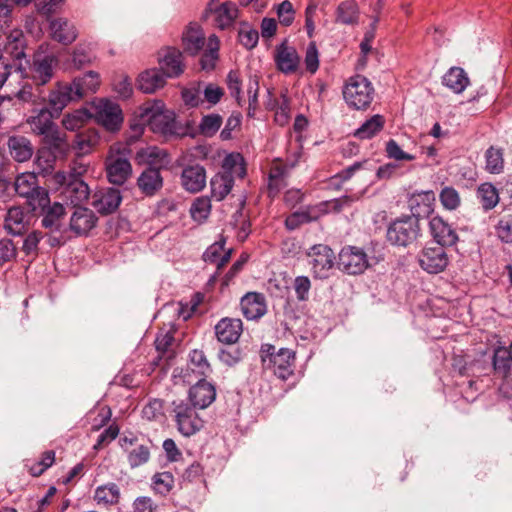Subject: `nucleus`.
I'll use <instances>...</instances> for the list:
<instances>
[{"label":"nucleus","mask_w":512,"mask_h":512,"mask_svg":"<svg viewBox=\"0 0 512 512\" xmlns=\"http://www.w3.org/2000/svg\"><path fill=\"white\" fill-rule=\"evenodd\" d=\"M231 251H224L223 244L216 242L212 244L203 254L205 262L215 263L220 269L230 260Z\"/></svg>","instance_id":"c03bdc74"},{"label":"nucleus","mask_w":512,"mask_h":512,"mask_svg":"<svg viewBox=\"0 0 512 512\" xmlns=\"http://www.w3.org/2000/svg\"><path fill=\"white\" fill-rule=\"evenodd\" d=\"M40 215L42 216V226L51 231H59L61 228V220L64 216L65 208L62 204L55 202L53 205L45 204L39 206Z\"/></svg>","instance_id":"c85d7f7f"},{"label":"nucleus","mask_w":512,"mask_h":512,"mask_svg":"<svg viewBox=\"0 0 512 512\" xmlns=\"http://www.w3.org/2000/svg\"><path fill=\"white\" fill-rule=\"evenodd\" d=\"M70 229L77 235L87 234L96 224L97 217L88 208L79 206L71 208Z\"/></svg>","instance_id":"4be33fe9"},{"label":"nucleus","mask_w":512,"mask_h":512,"mask_svg":"<svg viewBox=\"0 0 512 512\" xmlns=\"http://www.w3.org/2000/svg\"><path fill=\"white\" fill-rule=\"evenodd\" d=\"M234 179L229 173H218L210 181L211 197L216 201L223 200L231 191Z\"/></svg>","instance_id":"72a5a7b5"},{"label":"nucleus","mask_w":512,"mask_h":512,"mask_svg":"<svg viewBox=\"0 0 512 512\" xmlns=\"http://www.w3.org/2000/svg\"><path fill=\"white\" fill-rule=\"evenodd\" d=\"M122 201V195L117 188H102L92 195L91 205L101 214L116 211Z\"/></svg>","instance_id":"dca6fc26"},{"label":"nucleus","mask_w":512,"mask_h":512,"mask_svg":"<svg viewBox=\"0 0 512 512\" xmlns=\"http://www.w3.org/2000/svg\"><path fill=\"white\" fill-rule=\"evenodd\" d=\"M14 97L23 103L40 106L42 105V99H44V89L35 86L32 82L25 83Z\"/></svg>","instance_id":"ea45409f"},{"label":"nucleus","mask_w":512,"mask_h":512,"mask_svg":"<svg viewBox=\"0 0 512 512\" xmlns=\"http://www.w3.org/2000/svg\"><path fill=\"white\" fill-rule=\"evenodd\" d=\"M317 219L310 211H296L287 217L285 224L289 230L298 228L301 224Z\"/></svg>","instance_id":"0e129e2a"},{"label":"nucleus","mask_w":512,"mask_h":512,"mask_svg":"<svg viewBox=\"0 0 512 512\" xmlns=\"http://www.w3.org/2000/svg\"><path fill=\"white\" fill-rule=\"evenodd\" d=\"M215 13L217 27L224 30L229 28L238 17V8L232 2H225L215 9Z\"/></svg>","instance_id":"58836bf2"},{"label":"nucleus","mask_w":512,"mask_h":512,"mask_svg":"<svg viewBox=\"0 0 512 512\" xmlns=\"http://www.w3.org/2000/svg\"><path fill=\"white\" fill-rule=\"evenodd\" d=\"M359 19V8L355 0L341 2L336 10V22L345 25H355Z\"/></svg>","instance_id":"e433bc0d"},{"label":"nucleus","mask_w":512,"mask_h":512,"mask_svg":"<svg viewBox=\"0 0 512 512\" xmlns=\"http://www.w3.org/2000/svg\"><path fill=\"white\" fill-rule=\"evenodd\" d=\"M49 149H42L38 151L36 164L42 173H48L53 169L57 155L64 154L65 151H57L51 145H48Z\"/></svg>","instance_id":"de8ad7c7"},{"label":"nucleus","mask_w":512,"mask_h":512,"mask_svg":"<svg viewBox=\"0 0 512 512\" xmlns=\"http://www.w3.org/2000/svg\"><path fill=\"white\" fill-rule=\"evenodd\" d=\"M511 354H509L508 349L505 347H498L494 351L492 364L495 373L506 378L510 375L511 371Z\"/></svg>","instance_id":"a19ab883"},{"label":"nucleus","mask_w":512,"mask_h":512,"mask_svg":"<svg viewBox=\"0 0 512 512\" xmlns=\"http://www.w3.org/2000/svg\"><path fill=\"white\" fill-rule=\"evenodd\" d=\"M91 48L85 44H78L70 54L67 65L73 69L80 70L90 65L94 60Z\"/></svg>","instance_id":"4c0bfd02"},{"label":"nucleus","mask_w":512,"mask_h":512,"mask_svg":"<svg viewBox=\"0 0 512 512\" xmlns=\"http://www.w3.org/2000/svg\"><path fill=\"white\" fill-rule=\"evenodd\" d=\"M173 405L177 428L182 435L189 437L203 427V421L198 416L196 407L184 401L173 402Z\"/></svg>","instance_id":"6e6552de"},{"label":"nucleus","mask_w":512,"mask_h":512,"mask_svg":"<svg viewBox=\"0 0 512 512\" xmlns=\"http://www.w3.org/2000/svg\"><path fill=\"white\" fill-rule=\"evenodd\" d=\"M442 83L454 93H462L469 84V78L464 69L451 67L443 76Z\"/></svg>","instance_id":"2f4dec72"},{"label":"nucleus","mask_w":512,"mask_h":512,"mask_svg":"<svg viewBox=\"0 0 512 512\" xmlns=\"http://www.w3.org/2000/svg\"><path fill=\"white\" fill-rule=\"evenodd\" d=\"M94 500L98 505L112 506L119 503L120 489L115 483H107L96 488Z\"/></svg>","instance_id":"c9c22d12"},{"label":"nucleus","mask_w":512,"mask_h":512,"mask_svg":"<svg viewBox=\"0 0 512 512\" xmlns=\"http://www.w3.org/2000/svg\"><path fill=\"white\" fill-rule=\"evenodd\" d=\"M139 190L146 196H154L163 187V177L160 169L155 167H147L142 171L137 179Z\"/></svg>","instance_id":"5701e85b"},{"label":"nucleus","mask_w":512,"mask_h":512,"mask_svg":"<svg viewBox=\"0 0 512 512\" xmlns=\"http://www.w3.org/2000/svg\"><path fill=\"white\" fill-rule=\"evenodd\" d=\"M100 85V76L95 71H89L73 79L69 86L76 100L95 93Z\"/></svg>","instance_id":"6ab92c4d"},{"label":"nucleus","mask_w":512,"mask_h":512,"mask_svg":"<svg viewBox=\"0 0 512 512\" xmlns=\"http://www.w3.org/2000/svg\"><path fill=\"white\" fill-rule=\"evenodd\" d=\"M189 369L200 377H206L211 372L210 364L203 351L193 350L190 355Z\"/></svg>","instance_id":"49530a36"},{"label":"nucleus","mask_w":512,"mask_h":512,"mask_svg":"<svg viewBox=\"0 0 512 512\" xmlns=\"http://www.w3.org/2000/svg\"><path fill=\"white\" fill-rule=\"evenodd\" d=\"M216 397V391L213 385L206 382L203 378L192 386L189 390V399L196 408H207Z\"/></svg>","instance_id":"b1692460"},{"label":"nucleus","mask_w":512,"mask_h":512,"mask_svg":"<svg viewBox=\"0 0 512 512\" xmlns=\"http://www.w3.org/2000/svg\"><path fill=\"white\" fill-rule=\"evenodd\" d=\"M107 178L114 185H122L130 177L132 167L125 154L111 150L105 161Z\"/></svg>","instance_id":"9d476101"},{"label":"nucleus","mask_w":512,"mask_h":512,"mask_svg":"<svg viewBox=\"0 0 512 512\" xmlns=\"http://www.w3.org/2000/svg\"><path fill=\"white\" fill-rule=\"evenodd\" d=\"M420 220L411 215L393 221L386 233L387 240L395 246L407 247L420 236Z\"/></svg>","instance_id":"39448f33"},{"label":"nucleus","mask_w":512,"mask_h":512,"mask_svg":"<svg viewBox=\"0 0 512 512\" xmlns=\"http://www.w3.org/2000/svg\"><path fill=\"white\" fill-rule=\"evenodd\" d=\"M150 458L149 448L145 445H138L128 454V462L132 468L145 464Z\"/></svg>","instance_id":"052dcab7"},{"label":"nucleus","mask_w":512,"mask_h":512,"mask_svg":"<svg viewBox=\"0 0 512 512\" xmlns=\"http://www.w3.org/2000/svg\"><path fill=\"white\" fill-rule=\"evenodd\" d=\"M140 125H148L155 133L163 135L178 134V124L174 112L164 109L161 100L146 102L140 107Z\"/></svg>","instance_id":"7ed1b4c3"},{"label":"nucleus","mask_w":512,"mask_h":512,"mask_svg":"<svg viewBox=\"0 0 512 512\" xmlns=\"http://www.w3.org/2000/svg\"><path fill=\"white\" fill-rule=\"evenodd\" d=\"M373 95L374 88L371 82L362 75L351 77L343 90L347 104L357 110L368 107Z\"/></svg>","instance_id":"423d86ee"},{"label":"nucleus","mask_w":512,"mask_h":512,"mask_svg":"<svg viewBox=\"0 0 512 512\" xmlns=\"http://www.w3.org/2000/svg\"><path fill=\"white\" fill-rule=\"evenodd\" d=\"M496 233L502 242L512 243V215L501 217L496 225Z\"/></svg>","instance_id":"e2e57ef3"},{"label":"nucleus","mask_w":512,"mask_h":512,"mask_svg":"<svg viewBox=\"0 0 512 512\" xmlns=\"http://www.w3.org/2000/svg\"><path fill=\"white\" fill-rule=\"evenodd\" d=\"M448 256L441 245L426 246L419 254V265L430 274L442 272L448 265Z\"/></svg>","instance_id":"ddd939ff"},{"label":"nucleus","mask_w":512,"mask_h":512,"mask_svg":"<svg viewBox=\"0 0 512 512\" xmlns=\"http://www.w3.org/2000/svg\"><path fill=\"white\" fill-rule=\"evenodd\" d=\"M88 111L90 118H94L109 131L118 130L123 122L119 105L106 99L94 101Z\"/></svg>","instance_id":"0eeeda50"},{"label":"nucleus","mask_w":512,"mask_h":512,"mask_svg":"<svg viewBox=\"0 0 512 512\" xmlns=\"http://www.w3.org/2000/svg\"><path fill=\"white\" fill-rule=\"evenodd\" d=\"M49 33L54 41L62 45H70L78 37L75 24L62 17L49 19Z\"/></svg>","instance_id":"f3484780"},{"label":"nucleus","mask_w":512,"mask_h":512,"mask_svg":"<svg viewBox=\"0 0 512 512\" xmlns=\"http://www.w3.org/2000/svg\"><path fill=\"white\" fill-rule=\"evenodd\" d=\"M277 15L281 24L289 26L295 15V10L290 1L284 0L277 6Z\"/></svg>","instance_id":"774afa93"},{"label":"nucleus","mask_w":512,"mask_h":512,"mask_svg":"<svg viewBox=\"0 0 512 512\" xmlns=\"http://www.w3.org/2000/svg\"><path fill=\"white\" fill-rule=\"evenodd\" d=\"M25 213L20 207H11L5 217V228L9 234L21 235L26 230Z\"/></svg>","instance_id":"f704fd0d"},{"label":"nucleus","mask_w":512,"mask_h":512,"mask_svg":"<svg viewBox=\"0 0 512 512\" xmlns=\"http://www.w3.org/2000/svg\"><path fill=\"white\" fill-rule=\"evenodd\" d=\"M203 104L207 102L209 107L216 105L224 96V89L214 83L202 82Z\"/></svg>","instance_id":"6e6d98bb"},{"label":"nucleus","mask_w":512,"mask_h":512,"mask_svg":"<svg viewBox=\"0 0 512 512\" xmlns=\"http://www.w3.org/2000/svg\"><path fill=\"white\" fill-rule=\"evenodd\" d=\"M477 198L485 211L493 209L499 203L498 190L491 183H483L478 187Z\"/></svg>","instance_id":"37998d69"},{"label":"nucleus","mask_w":512,"mask_h":512,"mask_svg":"<svg viewBox=\"0 0 512 512\" xmlns=\"http://www.w3.org/2000/svg\"><path fill=\"white\" fill-rule=\"evenodd\" d=\"M295 359V353L287 348H281L277 351V355L269 359L267 368H272L274 374L286 380L292 374V365Z\"/></svg>","instance_id":"393cba45"},{"label":"nucleus","mask_w":512,"mask_h":512,"mask_svg":"<svg viewBox=\"0 0 512 512\" xmlns=\"http://www.w3.org/2000/svg\"><path fill=\"white\" fill-rule=\"evenodd\" d=\"M275 62L278 69L284 74L296 72L300 65V57L293 46L283 42L276 48Z\"/></svg>","instance_id":"aec40b11"},{"label":"nucleus","mask_w":512,"mask_h":512,"mask_svg":"<svg viewBox=\"0 0 512 512\" xmlns=\"http://www.w3.org/2000/svg\"><path fill=\"white\" fill-rule=\"evenodd\" d=\"M27 63V68L19 63L15 67V71L20 72L22 78L28 79L35 86L44 89V86L54 78L59 66V59L54 52L49 51L48 46L40 45Z\"/></svg>","instance_id":"f257e3e1"},{"label":"nucleus","mask_w":512,"mask_h":512,"mask_svg":"<svg viewBox=\"0 0 512 512\" xmlns=\"http://www.w3.org/2000/svg\"><path fill=\"white\" fill-rule=\"evenodd\" d=\"M242 332V321L235 318H223L215 326L217 339L225 344L235 343Z\"/></svg>","instance_id":"a878e982"},{"label":"nucleus","mask_w":512,"mask_h":512,"mask_svg":"<svg viewBox=\"0 0 512 512\" xmlns=\"http://www.w3.org/2000/svg\"><path fill=\"white\" fill-rule=\"evenodd\" d=\"M223 119L219 114H208L202 117L198 129L199 133L205 137H212L220 129Z\"/></svg>","instance_id":"09e8293b"},{"label":"nucleus","mask_w":512,"mask_h":512,"mask_svg":"<svg viewBox=\"0 0 512 512\" xmlns=\"http://www.w3.org/2000/svg\"><path fill=\"white\" fill-rule=\"evenodd\" d=\"M431 235L435 239V245L452 246L458 241L455 229L441 217L434 216L429 221Z\"/></svg>","instance_id":"a211bd4d"},{"label":"nucleus","mask_w":512,"mask_h":512,"mask_svg":"<svg viewBox=\"0 0 512 512\" xmlns=\"http://www.w3.org/2000/svg\"><path fill=\"white\" fill-rule=\"evenodd\" d=\"M159 70L166 78H176L184 71L182 53L173 47H166L158 53Z\"/></svg>","instance_id":"2eb2a0df"},{"label":"nucleus","mask_w":512,"mask_h":512,"mask_svg":"<svg viewBox=\"0 0 512 512\" xmlns=\"http://www.w3.org/2000/svg\"><path fill=\"white\" fill-rule=\"evenodd\" d=\"M181 185L190 193L201 191L206 185L205 168L199 164L185 167L181 173Z\"/></svg>","instance_id":"412c9836"},{"label":"nucleus","mask_w":512,"mask_h":512,"mask_svg":"<svg viewBox=\"0 0 512 512\" xmlns=\"http://www.w3.org/2000/svg\"><path fill=\"white\" fill-rule=\"evenodd\" d=\"M10 154L17 162L28 161L34 152L32 143L24 136H12L8 139Z\"/></svg>","instance_id":"7c9ffc66"},{"label":"nucleus","mask_w":512,"mask_h":512,"mask_svg":"<svg viewBox=\"0 0 512 512\" xmlns=\"http://www.w3.org/2000/svg\"><path fill=\"white\" fill-rule=\"evenodd\" d=\"M211 209V203L208 198H198L191 206L190 212L195 220L207 218Z\"/></svg>","instance_id":"69168bd1"},{"label":"nucleus","mask_w":512,"mask_h":512,"mask_svg":"<svg viewBox=\"0 0 512 512\" xmlns=\"http://www.w3.org/2000/svg\"><path fill=\"white\" fill-rule=\"evenodd\" d=\"M223 173H229L239 178H242L246 174V168L244 166V159L239 153H231L227 155L223 162Z\"/></svg>","instance_id":"a18cd8bd"},{"label":"nucleus","mask_w":512,"mask_h":512,"mask_svg":"<svg viewBox=\"0 0 512 512\" xmlns=\"http://www.w3.org/2000/svg\"><path fill=\"white\" fill-rule=\"evenodd\" d=\"M40 106V108H34L32 114L27 118V124L31 131L36 135L43 136L45 143L51 145L57 151H66L68 144L53 121L58 116L54 115L47 106Z\"/></svg>","instance_id":"f03ea898"},{"label":"nucleus","mask_w":512,"mask_h":512,"mask_svg":"<svg viewBox=\"0 0 512 512\" xmlns=\"http://www.w3.org/2000/svg\"><path fill=\"white\" fill-rule=\"evenodd\" d=\"M226 84L232 97H234L239 106L244 103L242 96V79L240 73L236 70H231L226 78Z\"/></svg>","instance_id":"864d4df0"},{"label":"nucleus","mask_w":512,"mask_h":512,"mask_svg":"<svg viewBox=\"0 0 512 512\" xmlns=\"http://www.w3.org/2000/svg\"><path fill=\"white\" fill-rule=\"evenodd\" d=\"M313 275L319 279H327L334 267L335 255L330 247L323 244L314 245L307 253Z\"/></svg>","instance_id":"1a4fd4ad"},{"label":"nucleus","mask_w":512,"mask_h":512,"mask_svg":"<svg viewBox=\"0 0 512 512\" xmlns=\"http://www.w3.org/2000/svg\"><path fill=\"white\" fill-rule=\"evenodd\" d=\"M338 264L344 272L351 275L361 274L369 266L366 253L354 246L342 248L339 253Z\"/></svg>","instance_id":"9b49d317"},{"label":"nucleus","mask_w":512,"mask_h":512,"mask_svg":"<svg viewBox=\"0 0 512 512\" xmlns=\"http://www.w3.org/2000/svg\"><path fill=\"white\" fill-rule=\"evenodd\" d=\"M166 85V77L159 68L143 71L137 79V87L143 93L152 94Z\"/></svg>","instance_id":"bb28decb"},{"label":"nucleus","mask_w":512,"mask_h":512,"mask_svg":"<svg viewBox=\"0 0 512 512\" xmlns=\"http://www.w3.org/2000/svg\"><path fill=\"white\" fill-rule=\"evenodd\" d=\"M88 165L81 161L75 160L70 166L69 172H57L54 175L55 182H65L67 180L81 179V177L87 172Z\"/></svg>","instance_id":"8fccbe9b"},{"label":"nucleus","mask_w":512,"mask_h":512,"mask_svg":"<svg viewBox=\"0 0 512 512\" xmlns=\"http://www.w3.org/2000/svg\"><path fill=\"white\" fill-rule=\"evenodd\" d=\"M486 169L493 174H499L504 167L503 153L501 149L490 147L486 153Z\"/></svg>","instance_id":"3c124183"},{"label":"nucleus","mask_w":512,"mask_h":512,"mask_svg":"<svg viewBox=\"0 0 512 512\" xmlns=\"http://www.w3.org/2000/svg\"><path fill=\"white\" fill-rule=\"evenodd\" d=\"M182 98L185 104L190 107H198L202 105V82L195 83L190 87L183 89Z\"/></svg>","instance_id":"5fc2aeb1"},{"label":"nucleus","mask_w":512,"mask_h":512,"mask_svg":"<svg viewBox=\"0 0 512 512\" xmlns=\"http://www.w3.org/2000/svg\"><path fill=\"white\" fill-rule=\"evenodd\" d=\"M384 117L376 114L366 120L354 133L358 139H370L383 129Z\"/></svg>","instance_id":"79ce46f5"},{"label":"nucleus","mask_w":512,"mask_h":512,"mask_svg":"<svg viewBox=\"0 0 512 512\" xmlns=\"http://www.w3.org/2000/svg\"><path fill=\"white\" fill-rule=\"evenodd\" d=\"M174 486V477L170 472L157 473L153 477V488L161 494L166 495Z\"/></svg>","instance_id":"4d7b16f0"},{"label":"nucleus","mask_w":512,"mask_h":512,"mask_svg":"<svg viewBox=\"0 0 512 512\" xmlns=\"http://www.w3.org/2000/svg\"><path fill=\"white\" fill-rule=\"evenodd\" d=\"M238 37L240 43L247 49H253L259 40L258 31L247 26L239 30Z\"/></svg>","instance_id":"338daca9"},{"label":"nucleus","mask_w":512,"mask_h":512,"mask_svg":"<svg viewBox=\"0 0 512 512\" xmlns=\"http://www.w3.org/2000/svg\"><path fill=\"white\" fill-rule=\"evenodd\" d=\"M98 142V138L94 133H85L81 132L75 136V139L73 141L74 146L81 152V153H88L90 149L96 145Z\"/></svg>","instance_id":"680f3d73"},{"label":"nucleus","mask_w":512,"mask_h":512,"mask_svg":"<svg viewBox=\"0 0 512 512\" xmlns=\"http://www.w3.org/2000/svg\"><path fill=\"white\" fill-rule=\"evenodd\" d=\"M204 34L196 23H191L182 36L184 49L190 54L198 53L204 46Z\"/></svg>","instance_id":"473e14b6"},{"label":"nucleus","mask_w":512,"mask_h":512,"mask_svg":"<svg viewBox=\"0 0 512 512\" xmlns=\"http://www.w3.org/2000/svg\"><path fill=\"white\" fill-rule=\"evenodd\" d=\"M56 183L59 185L63 201L66 204H70L71 208L79 207L90 195V189L82 179H72Z\"/></svg>","instance_id":"4468645a"},{"label":"nucleus","mask_w":512,"mask_h":512,"mask_svg":"<svg viewBox=\"0 0 512 512\" xmlns=\"http://www.w3.org/2000/svg\"><path fill=\"white\" fill-rule=\"evenodd\" d=\"M14 189L20 197L27 200L33 211L49 203L48 191L39 185L35 173L26 172L18 175L14 182Z\"/></svg>","instance_id":"20e7f679"},{"label":"nucleus","mask_w":512,"mask_h":512,"mask_svg":"<svg viewBox=\"0 0 512 512\" xmlns=\"http://www.w3.org/2000/svg\"><path fill=\"white\" fill-rule=\"evenodd\" d=\"M6 44L5 51L14 60H21L26 57V39L23 32L19 29H11L9 32H5Z\"/></svg>","instance_id":"c756f323"},{"label":"nucleus","mask_w":512,"mask_h":512,"mask_svg":"<svg viewBox=\"0 0 512 512\" xmlns=\"http://www.w3.org/2000/svg\"><path fill=\"white\" fill-rule=\"evenodd\" d=\"M242 312L248 320H255L266 313L265 299L262 294L247 293L240 302Z\"/></svg>","instance_id":"cd10ccee"},{"label":"nucleus","mask_w":512,"mask_h":512,"mask_svg":"<svg viewBox=\"0 0 512 512\" xmlns=\"http://www.w3.org/2000/svg\"><path fill=\"white\" fill-rule=\"evenodd\" d=\"M71 101H76V99L73 96L69 83L56 82L47 95L44 93L42 105L47 106L54 115L60 116L63 109Z\"/></svg>","instance_id":"f8f14e48"},{"label":"nucleus","mask_w":512,"mask_h":512,"mask_svg":"<svg viewBox=\"0 0 512 512\" xmlns=\"http://www.w3.org/2000/svg\"><path fill=\"white\" fill-rule=\"evenodd\" d=\"M440 201L445 209L455 210L460 205L459 193L452 187H445L441 190L439 195Z\"/></svg>","instance_id":"bf43d9fd"},{"label":"nucleus","mask_w":512,"mask_h":512,"mask_svg":"<svg viewBox=\"0 0 512 512\" xmlns=\"http://www.w3.org/2000/svg\"><path fill=\"white\" fill-rule=\"evenodd\" d=\"M89 118V111L87 109H79L73 113L65 115L62 120V124L65 129L75 131L81 128L84 122Z\"/></svg>","instance_id":"603ef678"},{"label":"nucleus","mask_w":512,"mask_h":512,"mask_svg":"<svg viewBox=\"0 0 512 512\" xmlns=\"http://www.w3.org/2000/svg\"><path fill=\"white\" fill-rule=\"evenodd\" d=\"M285 170L279 165L271 167L269 172L268 189L270 194H277L284 185Z\"/></svg>","instance_id":"13d9d810"}]
</instances>
